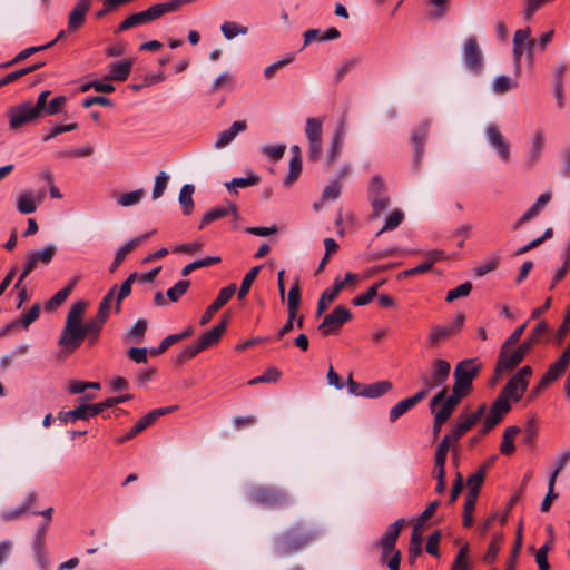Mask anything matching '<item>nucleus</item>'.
I'll return each mask as SVG.
<instances>
[{"instance_id": "nucleus-1", "label": "nucleus", "mask_w": 570, "mask_h": 570, "mask_svg": "<svg viewBox=\"0 0 570 570\" xmlns=\"http://www.w3.org/2000/svg\"><path fill=\"white\" fill-rule=\"evenodd\" d=\"M101 323H65V327L58 340L62 353L70 354L76 351L86 337L94 343L100 331Z\"/></svg>"}, {"instance_id": "nucleus-2", "label": "nucleus", "mask_w": 570, "mask_h": 570, "mask_svg": "<svg viewBox=\"0 0 570 570\" xmlns=\"http://www.w3.org/2000/svg\"><path fill=\"white\" fill-rule=\"evenodd\" d=\"M316 535V531L308 530L303 523H297L275 539V551L281 557L289 556L303 549Z\"/></svg>"}, {"instance_id": "nucleus-3", "label": "nucleus", "mask_w": 570, "mask_h": 570, "mask_svg": "<svg viewBox=\"0 0 570 570\" xmlns=\"http://www.w3.org/2000/svg\"><path fill=\"white\" fill-rule=\"evenodd\" d=\"M226 332L225 323H218L207 332H204L196 341L184 347L176 357V363L183 364L194 358L199 353L216 346Z\"/></svg>"}, {"instance_id": "nucleus-4", "label": "nucleus", "mask_w": 570, "mask_h": 570, "mask_svg": "<svg viewBox=\"0 0 570 570\" xmlns=\"http://www.w3.org/2000/svg\"><path fill=\"white\" fill-rule=\"evenodd\" d=\"M450 371L451 364L448 361L442 358L433 360L428 371H420L417 374V380L422 384L417 392L423 393V399H425L432 390L448 381Z\"/></svg>"}, {"instance_id": "nucleus-5", "label": "nucleus", "mask_w": 570, "mask_h": 570, "mask_svg": "<svg viewBox=\"0 0 570 570\" xmlns=\"http://www.w3.org/2000/svg\"><path fill=\"white\" fill-rule=\"evenodd\" d=\"M531 33H532L531 28L525 27L522 29H518L513 35L512 53H513V63H514L515 72H520L521 58H522L523 53L527 55V61L530 65L533 63L537 41H535V39L531 38Z\"/></svg>"}, {"instance_id": "nucleus-6", "label": "nucleus", "mask_w": 570, "mask_h": 570, "mask_svg": "<svg viewBox=\"0 0 570 570\" xmlns=\"http://www.w3.org/2000/svg\"><path fill=\"white\" fill-rule=\"evenodd\" d=\"M252 500L257 504L271 509L286 508L292 503V498L286 491L271 487H261L255 489L252 492Z\"/></svg>"}, {"instance_id": "nucleus-7", "label": "nucleus", "mask_w": 570, "mask_h": 570, "mask_svg": "<svg viewBox=\"0 0 570 570\" xmlns=\"http://www.w3.org/2000/svg\"><path fill=\"white\" fill-rule=\"evenodd\" d=\"M481 367L482 363L478 358H468L459 362L453 373L455 391L461 390L469 394L472 390V382Z\"/></svg>"}, {"instance_id": "nucleus-8", "label": "nucleus", "mask_w": 570, "mask_h": 570, "mask_svg": "<svg viewBox=\"0 0 570 570\" xmlns=\"http://www.w3.org/2000/svg\"><path fill=\"white\" fill-rule=\"evenodd\" d=\"M56 252L57 247L53 244H49L41 249L29 250L26 255V263L23 265L22 272L14 287L19 288L23 279L37 267L39 263L48 265L52 261Z\"/></svg>"}, {"instance_id": "nucleus-9", "label": "nucleus", "mask_w": 570, "mask_h": 570, "mask_svg": "<svg viewBox=\"0 0 570 570\" xmlns=\"http://www.w3.org/2000/svg\"><path fill=\"white\" fill-rule=\"evenodd\" d=\"M532 374V370L529 365L521 367L501 390L500 394L509 401L512 400L518 402L529 384V377Z\"/></svg>"}, {"instance_id": "nucleus-10", "label": "nucleus", "mask_w": 570, "mask_h": 570, "mask_svg": "<svg viewBox=\"0 0 570 570\" xmlns=\"http://www.w3.org/2000/svg\"><path fill=\"white\" fill-rule=\"evenodd\" d=\"M484 136L489 146L497 153L504 164L511 160L510 144L501 132L497 124L490 122L484 128Z\"/></svg>"}, {"instance_id": "nucleus-11", "label": "nucleus", "mask_w": 570, "mask_h": 570, "mask_svg": "<svg viewBox=\"0 0 570 570\" xmlns=\"http://www.w3.org/2000/svg\"><path fill=\"white\" fill-rule=\"evenodd\" d=\"M322 127L323 119L307 118L305 134L308 140V159L317 161L322 155Z\"/></svg>"}, {"instance_id": "nucleus-12", "label": "nucleus", "mask_w": 570, "mask_h": 570, "mask_svg": "<svg viewBox=\"0 0 570 570\" xmlns=\"http://www.w3.org/2000/svg\"><path fill=\"white\" fill-rule=\"evenodd\" d=\"M160 17H163V14L160 12L158 3H156L144 11H140V12H137V13H134V14H130L129 17H127L118 26V28L116 29L115 32L116 33L124 32L130 28H134V27H137L140 24H145V23H149L154 20L159 19Z\"/></svg>"}, {"instance_id": "nucleus-13", "label": "nucleus", "mask_w": 570, "mask_h": 570, "mask_svg": "<svg viewBox=\"0 0 570 570\" xmlns=\"http://www.w3.org/2000/svg\"><path fill=\"white\" fill-rule=\"evenodd\" d=\"M431 128V120H423L420 122L411 134V142L414 146L413 165L415 169L420 168L421 161L424 156V144L429 137Z\"/></svg>"}, {"instance_id": "nucleus-14", "label": "nucleus", "mask_w": 570, "mask_h": 570, "mask_svg": "<svg viewBox=\"0 0 570 570\" xmlns=\"http://www.w3.org/2000/svg\"><path fill=\"white\" fill-rule=\"evenodd\" d=\"M485 411L487 404L482 403L473 413L469 415H461L456 424L452 428V431L449 433L451 439L458 443V441L481 420Z\"/></svg>"}, {"instance_id": "nucleus-15", "label": "nucleus", "mask_w": 570, "mask_h": 570, "mask_svg": "<svg viewBox=\"0 0 570 570\" xmlns=\"http://www.w3.org/2000/svg\"><path fill=\"white\" fill-rule=\"evenodd\" d=\"M40 117H42L41 111L35 107L32 101L29 100L11 110L10 126L11 128H19L22 125Z\"/></svg>"}, {"instance_id": "nucleus-16", "label": "nucleus", "mask_w": 570, "mask_h": 570, "mask_svg": "<svg viewBox=\"0 0 570 570\" xmlns=\"http://www.w3.org/2000/svg\"><path fill=\"white\" fill-rule=\"evenodd\" d=\"M105 409L106 406L104 405V401L96 404H80L71 411L60 412L59 420L63 423H67L68 421L75 422L77 420H88L89 417L98 415Z\"/></svg>"}, {"instance_id": "nucleus-17", "label": "nucleus", "mask_w": 570, "mask_h": 570, "mask_svg": "<svg viewBox=\"0 0 570 570\" xmlns=\"http://www.w3.org/2000/svg\"><path fill=\"white\" fill-rule=\"evenodd\" d=\"M546 145V134L539 128L534 131L531 146L525 155V165L529 168L534 167L541 159Z\"/></svg>"}, {"instance_id": "nucleus-18", "label": "nucleus", "mask_w": 570, "mask_h": 570, "mask_svg": "<svg viewBox=\"0 0 570 570\" xmlns=\"http://www.w3.org/2000/svg\"><path fill=\"white\" fill-rule=\"evenodd\" d=\"M91 7V0H79L68 16V31L73 32L80 29Z\"/></svg>"}, {"instance_id": "nucleus-19", "label": "nucleus", "mask_w": 570, "mask_h": 570, "mask_svg": "<svg viewBox=\"0 0 570 570\" xmlns=\"http://www.w3.org/2000/svg\"><path fill=\"white\" fill-rule=\"evenodd\" d=\"M463 58L466 67L479 71L482 66V55L475 38H468L464 42Z\"/></svg>"}, {"instance_id": "nucleus-20", "label": "nucleus", "mask_w": 570, "mask_h": 570, "mask_svg": "<svg viewBox=\"0 0 570 570\" xmlns=\"http://www.w3.org/2000/svg\"><path fill=\"white\" fill-rule=\"evenodd\" d=\"M446 394L448 390L443 387L431 399V412H435V407H438L441 404V402H444L450 409L454 411L456 405L460 403L461 399L468 395V393L461 390L455 391L454 386L452 387V394L449 396Z\"/></svg>"}, {"instance_id": "nucleus-21", "label": "nucleus", "mask_w": 570, "mask_h": 570, "mask_svg": "<svg viewBox=\"0 0 570 570\" xmlns=\"http://www.w3.org/2000/svg\"><path fill=\"white\" fill-rule=\"evenodd\" d=\"M345 136L344 120H341L331 141V145L326 153L325 164L331 167L334 165L342 154L343 139Z\"/></svg>"}, {"instance_id": "nucleus-22", "label": "nucleus", "mask_w": 570, "mask_h": 570, "mask_svg": "<svg viewBox=\"0 0 570 570\" xmlns=\"http://www.w3.org/2000/svg\"><path fill=\"white\" fill-rule=\"evenodd\" d=\"M236 285L229 284L222 288L216 299L207 307L200 321H210L215 313L218 312L236 293Z\"/></svg>"}, {"instance_id": "nucleus-23", "label": "nucleus", "mask_w": 570, "mask_h": 570, "mask_svg": "<svg viewBox=\"0 0 570 570\" xmlns=\"http://www.w3.org/2000/svg\"><path fill=\"white\" fill-rule=\"evenodd\" d=\"M569 363H570V343L568 344V346L563 351V353L560 355V357L549 366L548 371L543 375V384L552 383V382L557 381L564 373Z\"/></svg>"}, {"instance_id": "nucleus-24", "label": "nucleus", "mask_w": 570, "mask_h": 570, "mask_svg": "<svg viewBox=\"0 0 570 570\" xmlns=\"http://www.w3.org/2000/svg\"><path fill=\"white\" fill-rule=\"evenodd\" d=\"M551 200V193L546 191L541 194L535 203L523 213V215L513 223L512 229L518 230L523 224L530 222L534 217L539 215V213L544 208V206Z\"/></svg>"}, {"instance_id": "nucleus-25", "label": "nucleus", "mask_w": 570, "mask_h": 570, "mask_svg": "<svg viewBox=\"0 0 570 570\" xmlns=\"http://www.w3.org/2000/svg\"><path fill=\"white\" fill-rule=\"evenodd\" d=\"M422 400H424L423 393L416 392L414 395L399 401L394 406L391 407L389 412L390 422H396L402 415L413 409Z\"/></svg>"}, {"instance_id": "nucleus-26", "label": "nucleus", "mask_w": 570, "mask_h": 570, "mask_svg": "<svg viewBox=\"0 0 570 570\" xmlns=\"http://www.w3.org/2000/svg\"><path fill=\"white\" fill-rule=\"evenodd\" d=\"M36 500H37V493L30 492L20 505L16 507L13 509L3 510L0 513V521L9 522V521H13V520L21 518L27 512H29L30 508L33 505Z\"/></svg>"}, {"instance_id": "nucleus-27", "label": "nucleus", "mask_w": 570, "mask_h": 570, "mask_svg": "<svg viewBox=\"0 0 570 570\" xmlns=\"http://www.w3.org/2000/svg\"><path fill=\"white\" fill-rule=\"evenodd\" d=\"M461 331V323H451L434 326L429 335V341L432 345H438Z\"/></svg>"}, {"instance_id": "nucleus-28", "label": "nucleus", "mask_w": 570, "mask_h": 570, "mask_svg": "<svg viewBox=\"0 0 570 570\" xmlns=\"http://www.w3.org/2000/svg\"><path fill=\"white\" fill-rule=\"evenodd\" d=\"M247 129L246 120L234 121L229 128L218 134L217 140L214 146L216 149H222L228 146L235 137Z\"/></svg>"}, {"instance_id": "nucleus-29", "label": "nucleus", "mask_w": 570, "mask_h": 570, "mask_svg": "<svg viewBox=\"0 0 570 570\" xmlns=\"http://www.w3.org/2000/svg\"><path fill=\"white\" fill-rule=\"evenodd\" d=\"M522 360V352L513 351L512 353L508 354L507 347L503 346L495 366L497 376H500L503 372L512 370L519 365Z\"/></svg>"}, {"instance_id": "nucleus-30", "label": "nucleus", "mask_w": 570, "mask_h": 570, "mask_svg": "<svg viewBox=\"0 0 570 570\" xmlns=\"http://www.w3.org/2000/svg\"><path fill=\"white\" fill-rule=\"evenodd\" d=\"M42 193L36 197L32 191H23L17 198V209L21 214H31L36 212L38 205L42 203Z\"/></svg>"}, {"instance_id": "nucleus-31", "label": "nucleus", "mask_w": 570, "mask_h": 570, "mask_svg": "<svg viewBox=\"0 0 570 570\" xmlns=\"http://www.w3.org/2000/svg\"><path fill=\"white\" fill-rule=\"evenodd\" d=\"M134 61L131 59H124L112 62L109 66V73L105 77L106 80L125 81L128 79Z\"/></svg>"}, {"instance_id": "nucleus-32", "label": "nucleus", "mask_w": 570, "mask_h": 570, "mask_svg": "<svg viewBox=\"0 0 570 570\" xmlns=\"http://www.w3.org/2000/svg\"><path fill=\"white\" fill-rule=\"evenodd\" d=\"M177 409V405L173 406H166V407H158L150 412H148L146 415H144L141 419H139L135 424V431H138V433H141L144 430H146L148 426H150L153 423H155L160 416L169 414L174 412Z\"/></svg>"}, {"instance_id": "nucleus-33", "label": "nucleus", "mask_w": 570, "mask_h": 570, "mask_svg": "<svg viewBox=\"0 0 570 570\" xmlns=\"http://www.w3.org/2000/svg\"><path fill=\"white\" fill-rule=\"evenodd\" d=\"M228 214L237 215V207L235 204L229 203L227 207H214L206 212L202 218L199 229H203L206 225L226 217Z\"/></svg>"}, {"instance_id": "nucleus-34", "label": "nucleus", "mask_w": 570, "mask_h": 570, "mask_svg": "<svg viewBox=\"0 0 570 570\" xmlns=\"http://www.w3.org/2000/svg\"><path fill=\"white\" fill-rule=\"evenodd\" d=\"M288 318L287 321H303L304 316H298V308L301 303V287L299 283L295 282L288 292Z\"/></svg>"}, {"instance_id": "nucleus-35", "label": "nucleus", "mask_w": 570, "mask_h": 570, "mask_svg": "<svg viewBox=\"0 0 570 570\" xmlns=\"http://www.w3.org/2000/svg\"><path fill=\"white\" fill-rule=\"evenodd\" d=\"M520 428L517 425L508 426L502 435V442L500 444V452L503 455H511L515 451L514 439L520 433Z\"/></svg>"}, {"instance_id": "nucleus-36", "label": "nucleus", "mask_w": 570, "mask_h": 570, "mask_svg": "<svg viewBox=\"0 0 570 570\" xmlns=\"http://www.w3.org/2000/svg\"><path fill=\"white\" fill-rule=\"evenodd\" d=\"M261 183V177L254 173H248L247 177L233 178L230 181L225 184V187L229 193L237 194L238 188H247L256 186Z\"/></svg>"}, {"instance_id": "nucleus-37", "label": "nucleus", "mask_w": 570, "mask_h": 570, "mask_svg": "<svg viewBox=\"0 0 570 570\" xmlns=\"http://www.w3.org/2000/svg\"><path fill=\"white\" fill-rule=\"evenodd\" d=\"M116 292L117 285H114L101 299L97 314L98 321H106L110 316Z\"/></svg>"}, {"instance_id": "nucleus-38", "label": "nucleus", "mask_w": 570, "mask_h": 570, "mask_svg": "<svg viewBox=\"0 0 570 570\" xmlns=\"http://www.w3.org/2000/svg\"><path fill=\"white\" fill-rule=\"evenodd\" d=\"M194 191H195V187L191 184L184 185L179 191L178 200L183 208V214L186 216L190 215L194 209V200H193Z\"/></svg>"}, {"instance_id": "nucleus-39", "label": "nucleus", "mask_w": 570, "mask_h": 570, "mask_svg": "<svg viewBox=\"0 0 570 570\" xmlns=\"http://www.w3.org/2000/svg\"><path fill=\"white\" fill-rule=\"evenodd\" d=\"M76 279L71 281L66 287L58 291L46 304L45 309L46 311H53L57 307H59L70 295L71 291L73 289L76 285Z\"/></svg>"}, {"instance_id": "nucleus-40", "label": "nucleus", "mask_w": 570, "mask_h": 570, "mask_svg": "<svg viewBox=\"0 0 570 570\" xmlns=\"http://www.w3.org/2000/svg\"><path fill=\"white\" fill-rule=\"evenodd\" d=\"M393 387V383L387 380L377 381L371 384H366L365 389V397L367 399H377L387 392H390Z\"/></svg>"}, {"instance_id": "nucleus-41", "label": "nucleus", "mask_w": 570, "mask_h": 570, "mask_svg": "<svg viewBox=\"0 0 570 570\" xmlns=\"http://www.w3.org/2000/svg\"><path fill=\"white\" fill-rule=\"evenodd\" d=\"M43 66H45V62L40 61V62H36L33 65H30L28 67L21 68L19 70L12 71L0 79V86L4 87V86L20 79L21 77L40 69Z\"/></svg>"}, {"instance_id": "nucleus-42", "label": "nucleus", "mask_w": 570, "mask_h": 570, "mask_svg": "<svg viewBox=\"0 0 570 570\" xmlns=\"http://www.w3.org/2000/svg\"><path fill=\"white\" fill-rule=\"evenodd\" d=\"M422 552V535L420 529L414 527L409 544V562L414 564L416 558Z\"/></svg>"}, {"instance_id": "nucleus-43", "label": "nucleus", "mask_w": 570, "mask_h": 570, "mask_svg": "<svg viewBox=\"0 0 570 570\" xmlns=\"http://www.w3.org/2000/svg\"><path fill=\"white\" fill-rule=\"evenodd\" d=\"M52 47V43H46L42 46L29 47L20 51L12 60L1 63V68H8L12 65L19 63L24 59L29 58L31 55L37 53L39 51L49 49Z\"/></svg>"}, {"instance_id": "nucleus-44", "label": "nucleus", "mask_w": 570, "mask_h": 570, "mask_svg": "<svg viewBox=\"0 0 570 570\" xmlns=\"http://www.w3.org/2000/svg\"><path fill=\"white\" fill-rule=\"evenodd\" d=\"M548 324L547 323H538L534 327L531 336L524 341L515 351L522 352V357L527 354V352L530 350L531 345L539 341V337L543 335L548 331Z\"/></svg>"}, {"instance_id": "nucleus-45", "label": "nucleus", "mask_w": 570, "mask_h": 570, "mask_svg": "<svg viewBox=\"0 0 570 570\" xmlns=\"http://www.w3.org/2000/svg\"><path fill=\"white\" fill-rule=\"evenodd\" d=\"M220 31L227 40H232L235 37H237L238 35H247L248 28L245 26H242L237 22L225 21L220 26Z\"/></svg>"}, {"instance_id": "nucleus-46", "label": "nucleus", "mask_w": 570, "mask_h": 570, "mask_svg": "<svg viewBox=\"0 0 570 570\" xmlns=\"http://www.w3.org/2000/svg\"><path fill=\"white\" fill-rule=\"evenodd\" d=\"M259 271H261V266H254L245 274V276L242 281V284H240V288L237 293L238 301H242L247 295L254 281L256 279Z\"/></svg>"}, {"instance_id": "nucleus-47", "label": "nucleus", "mask_w": 570, "mask_h": 570, "mask_svg": "<svg viewBox=\"0 0 570 570\" xmlns=\"http://www.w3.org/2000/svg\"><path fill=\"white\" fill-rule=\"evenodd\" d=\"M503 541V534L502 533H495L488 547V550L483 557V561L487 563H493L497 560L498 553L501 548V543Z\"/></svg>"}, {"instance_id": "nucleus-48", "label": "nucleus", "mask_w": 570, "mask_h": 570, "mask_svg": "<svg viewBox=\"0 0 570 570\" xmlns=\"http://www.w3.org/2000/svg\"><path fill=\"white\" fill-rule=\"evenodd\" d=\"M136 243L137 240H129L116 252L114 262L109 268L110 273H114L125 261L126 256L136 248Z\"/></svg>"}, {"instance_id": "nucleus-49", "label": "nucleus", "mask_w": 570, "mask_h": 570, "mask_svg": "<svg viewBox=\"0 0 570 570\" xmlns=\"http://www.w3.org/2000/svg\"><path fill=\"white\" fill-rule=\"evenodd\" d=\"M146 330L147 323H135L134 326L125 334V341L132 344L142 342Z\"/></svg>"}, {"instance_id": "nucleus-50", "label": "nucleus", "mask_w": 570, "mask_h": 570, "mask_svg": "<svg viewBox=\"0 0 570 570\" xmlns=\"http://www.w3.org/2000/svg\"><path fill=\"white\" fill-rule=\"evenodd\" d=\"M286 150L285 144L278 145H264L261 147V153L272 161H278L283 158Z\"/></svg>"}, {"instance_id": "nucleus-51", "label": "nucleus", "mask_w": 570, "mask_h": 570, "mask_svg": "<svg viewBox=\"0 0 570 570\" xmlns=\"http://www.w3.org/2000/svg\"><path fill=\"white\" fill-rule=\"evenodd\" d=\"M552 539H549L542 547H540L535 553V562L538 563V570H549L550 564L548 562V552L552 549Z\"/></svg>"}, {"instance_id": "nucleus-52", "label": "nucleus", "mask_w": 570, "mask_h": 570, "mask_svg": "<svg viewBox=\"0 0 570 570\" xmlns=\"http://www.w3.org/2000/svg\"><path fill=\"white\" fill-rule=\"evenodd\" d=\"M404 219V214L400 209H394L384 220L383 227L377 232L381 235L384 232L395 229Z\"/></svg>"}, {"instance_id": "nucleus-53", "label": "nucleus", "mask_w": 570, "mask_h": 570, "mask_svg": "<svg viewBox=\"0 0 570 570\" xmlns=\"http://www.w3.org/2000/svg\"><path fill=\"white\" fill-rule=\"evenodd\" d=\"M404 522L405 520L401 518L394 521L392 524H390L387 530L383 534L381 542H389L395 544Z\"/></svg>"}, {"instance_id": "nucleus-54", "label": "nucleus", "mask_w": 570, "mask_h": 570, "mask_svg": "<svg viewBox=\"0 0 570 570\" xmlns=\"http://www.w3.org/2000/svg\"><path fill=\"white\" fill-rule=\"evenodd\" d=\"M372 202V218H379L389 207L390 199L387 196L383 195H376L373 197H370Z\"/></svg>"}, {"instance_id": "nucleus-55", "label": "nucleus", "mask_w": 570, "mask_h": 570, "mask_svg": "<svg viewBox=\"0 0 570 570\" xmlns=\"http://www.w3.org/2000/svg\"><path fill=\"white\" fill-rule=\"evenodd\" d=\"M302 173V158H298L297 156H292L289 160V169L287 177L285 179V185L291 186L293 183H295L299 175Z\"/></svg>"}, {"instance_id": "nucleus-56", "label": "nucleus", "mask_w": 570, "mask_h": 570, "mask_svg": "<svg viewBox=\"0 0 570 570\" xmlns=\"http://www.w3.org/2000/svg\"><path fill=\"white\" fill-rule=\"evenodd\" d=\"M471 291H472V283L464 282V283L460 284L459 286H456L455 288L450 289L446 293L445 299H446V302L451 303L458 298L466 297L471 293Z\"/></svg>"}, {"instance_id": "nucleus-57", "label": "nucleus", "mask_w": 570, "mask_h": 570, "mask_svg": "<svg viewBox=\"0 0 570 570\" xmlns=\"http://www.w3.org/2000/svg\"><path fill=\"white\" fill-rule=\"evenodd\" d=\"M190 282L188 279L178 281L173 287L167 291V297L171 302H177L189 288Z\"/></svg>"}, {"instance_id": "nucleus-58", "label": "nucleus", "mask_w": 570, "mask_h": 570, "mask_svg": "<svg viewBox=\"0 0 570 570\" xmlns=\"http://www.w3.org/2000/svg\"><path fill=\"white\" fill-rule=\"evenodd\" d=\"M144 189H137L134 191L125 193L117 199V203L122 207H129L135 204H138L144 197Z\"/></svg>"}, {"instance_id": "nucleus-59", "label": "nucleus", "mask_w": 570, "mask_h": 570, "mask_svg": "<svg viewBox=\"0 0 570 570\" xmlns=\"http://www.w3.org/2000/svg\"><path fill=\"white\" fill-rule=\"evenodd\" d=\"M362 61L361 57H352L350 59H346L336 70L335 72V80L336 82H340L347 72L353 70L357 65H360Z\"/></svg>"}, {"instance_id": "nucleus-60", "label": "nucleus", "mask_w": 570, "mask_h": 570, "mask_svg": "<svg viewBox=\"0 0 570 570\" xmlns=\"http://www.w3.org/2000/svg\"><path fill=\"white\" fill-rule=\"evenodd\" d=\"M168 180L169 176L165 171H159L156 175L153 188V199H158L164 195Z\"/></svg>"}, {"instance_id": "nucleus-61", "label": "nucleus", "mask_w": 570, "mask_h": 570, "mask_svg": "<svg viewBox=\"0 0 570 570\" xmlns=\"http://www.w3.org/2000/svg\"><path fill=\"white\" fill-rule=\"evenodd\" d=\"M46 534H47V524H40L37 529L33 542L32 550L33 553L46 552Z\"/></svg>"}, {"instance_id": "nucleus-62", "label": "nucleus", "mask_w": 570, "mask_h": 570, "mask_svg": "<svg viewBox=\"0 0 570 570\" xmlns=\"http://www.w3.org/2000/svg\"><path fill=\"white\" fill-rule=\"evenodd\" d=\"M517 86V81L512 80L508 76H499L493 82V91L502 95Z\"/></svg>"}, {"instance_id": "nucleus-63", "label": "nucleus", "mask_w": 570, "mask_h": 570, "mask_svg": "<svg viewBox=\"0 0 570 570\" xmlns=\"http://www.w3.org/2000/svg\"><path fill=\"white\" fill-rule=\"evenodd\" d=\"M336 295L331 292L328 288H326L317 303V309L315 316L318 318L322 316V314L328 308L330 304H332L336 299Z\"/></svg>"}, {"instance_id": "nucleus-64", "label": "nucleus", "mask_w": 570, "mask_h": 570, "mask_svg": "<svg viewBox=\"0 0 570 570\" xmlns=\"http://www.w3.org/2000/svg\"><path fill=\"white\" fill-rule=\"evenodd\" d=\"M468 552H469L468 546H463L459 550V552L453 561L451 570H469L470 569V563L468 560Z\"/></svg>"}]
</instances>
